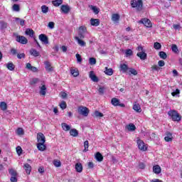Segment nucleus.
<instances>
[{"mask_svg": "<svg viewBox=\"0 0 182 182\" xmlns=\"http://www.w3.org/2000/svg\"><path fill=\"white\" fill-rule=\"evenodd\" d=\"M70 136H73V137H77L79 132H77L76 129H72L70 130Z\"/></svg>", "mask_w": 182, "mask_h": 182, "instance_id": "24", "label": "nucleus"}, {"mask_svg": "<svg viewBox=\"0 0 182 182\" xmlns=\"http://www.w3.org/2000/svg\"><path fill=\"white\" fill-rule=\"evenodd\" d=\"M40 95L42 96H46V85H43L41 87H40Z\"/></svg>", "mask_w": 182, "mask_h": 182, "instance_id": "19", "label": "nucleus"}, {"mask_svg": "<svg viewBox=\"0 0 182 182\" xmlns=\"http://www.w3.org/2000/svg\"><path fill=\"white\" fill-rule=\"evenodd\" d=\"M52 4L54 6H60V5L63 4V0H55L52 1Z\"/></svg>", "mask_w": 182, "mask_h": 182, "instance_id": "35", "label": "nucleus"}, {"mask_svg": "<svg viewBox=\"0 0 182 182\" xmlns=\"http://www.w3.org/2000/svg\"><path fill=\"white\" fill-rule=\"evenodd\" d=\"M6 68L9 69V70H15V65H14V63L9 62L6 64Z\"/></svg>", "mask_w": 182, "mask_h": 182, "instance_id": "30", "label": "nucleus"}, {"mask_svg": "<svg viewBox=\"0 0 182 182\" xmlns=\"http://www.w3.org/2000/svg\"><path fill=\"white\" fill-rule=\"evenodd\" d=\"M89 8L92 9V12H94L95 15H97V14L100 12V9H99V8H97L96 6L90 5L89 6Z\"/></svg>", "mask_w": 182, "mask_h": 182, "instance_id": "22", "label": "nucleus"}, {"mask_svg": "<svg viewBox=\"0 0 182 182\" xmlns=\"http://www.w3.org/2000/svg\"><path fill=\"white\" fill-rule=\"evenodd\" d=\"M133 109L136 112V113H141V107H140V105L139 104H134Z\"/></svg>", "mask_w": 182, "mask_h": 182, "instance_id": "27", "label": "nucleus"}, {"mask_svg": "<svg viewBox=\"0 0 182 182\" xmlns=\"http://www.w3.org/2000/svg\"><path fill=\"white\" fill-rule=\"evenodd\" d=\"M12 11L14 12H19L21 11V7L19 6V4H14L12 6Z\"/></svg>", "mask_w": 182, "mask_h": 182, "instance_id": "38", "label": "nucleus"}, {"mask_svg": "<svg viewBox=\"0 0 182 182\" xmlns=\"http://www.w3.org/2000/svg\"><path fill=\"white\" fill-rule=\"evenodd\" d=\"M75 170L77 173H82L83 171V166L80 163H77L75 164Z\"/></svg>", "mask_w": 182, "mask_h": 182, "instance_id": "18", "label": "nucleus"}, {"mask_svg": "<svg viewBox=\"0 0 182 182\" xmlns=\"http://www.w3.org/2000/svg\"><path fill=\"white\" fill-rule=\"evenodd\" d=\"M97 161H103V155L100 152H97L95 154Z\"/></svg>", "mask_w": 182, "mask_h": 182, "instance_id": "29", "label": "nucleus"}, {"mask_svg": "<svg viewBox=\"0 0 182 182\" xmlns=\"http://www.w3.org/2000/svg\"><path fill=\"white\" fill-rule=\"evenodd\" d=\"M10 52L11 55H13V56H15V55H18V50H16V48H11L10 50Z\"/></svg>", "mask_w": 182, "mask_h": 182, "instance_id": "53", "label": "nucleus"}, {"mask_svg": "<svg viewBox=\"0 0 182 182\" xmlns=\"http://www.w3.org/2000/svg\"><path fill=\"white\" fill-rule=\"evenodd\" d=\"M120 69L123 73H127V70H129V66H127L126 64H121Z\"/></svg>", "mask_w": 182, "mask_h": 182, "instance_id": "23", "label": "nucleus"}, {"mask_svg": "<svg viewBox=\"0 0 182 182\" xmlns=\"http://www.w3.org/2000/svg\"><path fill=\"white\" fill-rule=\"evenodd\" d=\"M126 129H127L129 132H134V130H136V126L134 124H129L126 126Z\"/></svg>", "mask_w": 182, "mask_h": 182, "instance_id": "28", "label": "nucleus"}, {"mask_svg": "<svg viewBox=\"0 0 182 182\" xmlns=\"http://www.w3.org/2000/svg\"><path fill=\"white\" fill-rule=\"evenodd\" d=\"M84 150H83V152L84 153H86V151H89V141H85L84 142Z\"/></svg>", "mask_w": 182, "mask_h": 182, "instance_id": "43", "label": "nucleus"}, {"mask_svg": "<svg viewBox=\"0 0 182 182\" xmlns=\"http://www.w3.org/2000/svg\"><path fill=\"white\" fill-rule=\"evenodd\" d=\"M38 82H39V78H33L30 81V85H31V86H33V85H36V83H38Z\"/></svg>", "mask_w": 182, "mask_h": 182, "instance_id": "49", "label": "nucleus"}, {"mask_svg": "<svg viewBox=\"0 0 182 182\" xmlns=\"http://www.w3.org/2000/svg\"><path fill=\"white\" fill-rule=\"evenodd\" d=\"M127 74L129 75H133L134 76H137V70H136L134 68H129L128 72L127 73Z\"/></svg>", "mask_w": 182, "mask_h": 182, "instance_id": "26", "label": "nucleus"}, {"mask_svg": "<svg viewBox=\"0 0 182 182\" xmlns=\"http://www.w3.org/2000/svg\"><path fill=\"white\" fill-rule=\"evenodd\" d=\"M171 49H172V52H174V53H177V52H178V48L176 44H172Z\"/></svg>", "mask_w": 182, "mask_h": 182, "instance_id": "48", "label": "nucleus"}, {"mask_svg": "<svg viewBox=\"0 0 182 182\" xmlns=\"http://www.w3.org/2000/svg\"><path fill=\"white\" fill-rule=\"evenodd\" d=\"M53 164L55 167H60V166H61L60 161H58V160H54Z\"/></svg>", "mask_w": 182, "mask_h": 182, "instance_id": "56", "label": "nucleus"}, {"mask_svg": "<svg viewBox=\"0 0 182 182\" xmlns=\"http://www.w3.org/2000/svg\"><path fill=\"white\" fill-rule=\"evenodd\" d=\"M0 109L3 111L6 110V109H8V106L6 105L5 102H1L0 103Z\"/></svg>", "mask_w": 182, "mask_h": 182, "instance_id": "41", "label": "nucleus"}, {"mask_svg": "<svg viewBox=\"0 0 182 182\" xmlns=\"http://www.w3.org/2000/svg\"><path fill=\"white\" fill-rule=\"evenodd\" d=\"M61 126L65 132H69V130H70V126L68 125L66 123H62Z\"/></svg>", "mask_w": 182, "mask_h": 182, "instance_id": "36", "label": "nucleus"}, {"mask_svg": "<svg viewBox=\"0 0 182 182\" xmlns=\"http://www.w3.org/2000/svg\"><path fill=\"white\" fill-rule=\"evenodd\" d=\"M138 58H139L141 60H146L147 59V54L144 53V51L139 52L136 54Z\"/></svg>", "mask_w": 182, "mask_h": 182, "instance_id": "10", "label": "nucleus"}, {"mask_svg": "<svg viewBox=\"0 0 182 182\" xmlns=\"http://www.w3.org/2000/svg\"><path fill=\"white\" fill-rule=\"evenodd\" d=\"M17 58H18V59H22V58L25 59V53H20V54L18 53Z\"/></svg>", "mask_w": 182, "mask_h": 182, "instance_id": "59", "label": "nucleus"}, {"mask_svg": "<svg viewBox=\"0 0 182 182\" xmlns=\"http://www.w3.org/2000/svg\"><path fill=\"white\" fill-rule=\"evenodd\" d=\"M98 92L100 95H103L105 93V87H101L99 88Z\"/></svg>", "mask_w": 182, "mask_h": 182, "instance_id": "63", "label": "nucleus"}, {"mask_svg": "<svg viewBox=\"0 0 182 182\" xmlns=\"http://www.w3.org/2000/svg\"><path fill=\"white\" fill-rule=\"evenodd\" d=\"M38 39L41 41L45 45H48V43H49V38L45 34H40Z\"/></svg>", "mask_w": 182, "mask_h": 182, "instance_id": "7", "label": "nucleus"}, {"mask_svg": "<svg viewBox=\"0 0 182 182\" xmlns=\"http://www.w3.org/2000/svg\"><path fill=\"white\" fill-rule=\"evenodd\" d=\"M37 149L40 151H45L46 150V145H45V143H38L37 144Z\"/></svg>", "mask_w": 182, "mask_h": 182, "instance_id": "13", "label": "nucleus"}, {"mask_svg": "<svg viewBox=\"0 0 182 182\" xmlns=\"http://www.w3.org/2000/svg\"><path fill=\"white\" fill-rule=\"evenodd\" d=\"M71 75H73L74 77H77V76H79V71L77 70H71Z\"/></svg>", "mask_w": 182, "mask_h": 182, "instance_id": "47", "label": "nucleus"}, {"mask_svg": "<svg viewBox=\"0 0 182 182\" xmlns=\"http://www.w3.org/2000/svg\"><path fill=\"white\" fill-rule=\"evenodd\" d=\"M164 140L165 141H173V134L171 132H167Z\"/></svg>", "mask_w": 182, "mask_h": 182, "instance_id": "11", "label": "nucleus"}, {"mask_svg": "<svg viewBox=\"0 0 182 182\" xmlns=\"http://www.w3.org/2000/svg\"><path fill=\"white\" fill-rule=\"evenodd\" d=\"M89 63H90V65H96V58H90Z\"/></svg>", "mask_w": 182, "mask_h": 182, "instance_id": "50", "label": "nucleus"}, {"mask_svg": "<svg viewBox=\"0 0 182 182\" xmlns=\"http://www.w3.org/2000/svg\"><path fill=\"white\" fill-rule=\"evenodd\" d=\"M168 114L173 122H180V120H181V116H180V114L176 110L168 111Z\"/></svg>", "mask_w": 182, "mask_h": 182, "instance_id": "2", "label": "nucleus"}, {"mask_svg": "<svg viewBox=\"0 0 182 182\" xmlns=\"http://www.w3.org/2000/svg\"><path fill=\"white\" fill-rule=\"evenodd\" d=\"M9 173L11 176H18V173L14 168L9 169Z\"/></svg>", "mask_w": 182, "mask_h": 182, "instance_id": "39", "label": "nucleus"}, {"mask_svg": "<svg viewBox=\"0 0 182 182\" xmlns=\"http://www.w3.org/2000/svg\"><path fill=\"white\" fill-rule=\"evenodd\" d=\"M154 48L156 49V50H159V49H161V44L159 42H156L154 43Z\"/></svg>", "mask_w": 182, "mask_h": 182, "instance_id": "46", "label": "nucleus"}, {"mask_svg": "<svg viewBox=\"0 0 182 182\" xmlns=\"http://www.w3.org/2000/svg\"><path fill=\"white\" fill-rule=\"evenodd\" d=\"M158 65H159V66H160V68H163V66H164V65H166V63L164 62V60H159L158 62Z\"/></svg>", "mask_w": 182, "mask_h": 182, "instance_id": "62", "label": "nucleus"}, {"mask_svg": "<svg viewBox=\"0 0 182 182\" xmlns=\"http://www.w3.org/2000/svg\"><path fill=\"white\" fill-rule=\"evenodd\" d=\"M153 171L155 174H160L161 173V167L159 165H156L153 166Z\"/></svg>", "mask_w": 182, "mask_h": 182, "instance_id": "17", "label": "nucleus"}, {"mask_svg": "<svg viewBox=\"0 0 182 182\" xmlns=\"http://www.w3.org/2000/svg\"><path fill=\"white\" fill-rule=\"evenodd\" d=\"M23 168L26 170L27 174H31V171L32 170V167L28 164H25L23 165Z\"/></svg>", "mask_w": 182, "mask_h": 182, "instance_id": "21", "label": "nucleus"}, {"mask_svg": "<svg viewBox=\"0 0 182 182\" xmlns=\"http://www.w3.org/2000/svg\"><path fill=\"white\" fill-rule=\"evenodd\" d=\"M37 141L38 143H45L46 141V138L43 133L37 134Z\"/></svg>", "mask_w": 182, "mask_h": 182, "instance_id": "6", "label": "nucleus"}, {"mask_svg": "<svg viewBox=\"0 0 182 182\" xmlns=\"http://www.w3.org/2000/svg\"><path fill=\"white\" fill-rule=\"evenodd\" d=\"M16 41L22 45H26L28 43V38L23 36H17Z\"/></svg>", "mask_w": 182, "mask_h": 182, "instance_id": "5", "label": "nucleus"}, {"mask_svg": "<svg viewBox=\"0 0 182 182\" xmlns=\"http://www.w3.org/2000/svg\"><path fill=\"white\" fill-rule=\"evenodd\" d=\"M90 23L92 26H99L100 25V21L97 18H91Z\"/></svg>", "mask_w": 182, "mask_h": 182, "instance_id": "12", "label": "nucleus"}, {"mask_svg": "<svg viewBox=\"0 0 182 182\" xmlns=\"http://www.w3.org/2000/svg\"><path fill=\"white\" fill-rule=\"evenodd\" d=\"M60 107L61 109H63V110H65V109H66V107H67L66 102L63 101V102L60 104Z\"/></svg>", "mask_w": 182, "mask_h": 182, "instance_id": "51", "label": "nucleus"}, {"mask_svg": "<svg viewBox=\"0 0 182 182\" xmlns=\"http://www.w3.org/2000/svg\"><path fill=\"white\" fill-rule=\"evenodd\" d=\"M48 28H50V29H53V28H55V23L53 21L49 22Z\"/></svg>", "mask_w": 182, "mask_h": 182, "instance_id": "60", "label": "nucleus"}, {"mask_svg": "<svg viewBox=\"0 0 182 182\" xmlns=\"http://www.w3.org/2000/svg\"><path fill=\"white\" fill-rule=\"evenodd\" d=\"M89 77L92 80V82H99V78H97V76H96L93 71L90 72Z\"/></svg>", "mask_w": 182, "mask_h": 182, "instance_id": "9", "label": "nucleus"}, {"mask_svg": "<svg viewBox=\"0 0 182 182\" xmlns=\"http://www.w3.org/2000/svg\"><path fill=\"white\" fill-rule=\"evenodd\" d=\"M151 69L153 71H154V70L159 71V70H160V67H159V65H154L151 66Z\"/></svg>", "mask_w": 182, "mask_h": 182, "instance_id": "54", "label": "nucleus"}, {"mask_svg": "<svg viewBox=\"0 0 182 182\" xmlns=\"http://www.w3.org/2000/svg\"><path fill=\"white\" fill-rule=\"evenodd\" d=\"M75 41H77L78 45H80V46H86V42H85L84 41H82V39H79V38L77 37H75Z\"/></svg>", "mask_w": 182, "mask_h": 182, "instance_id": "32", "label": "nucleus"}, {"mask_svg": "<svg viewBox=\"0 0 182 182\" xmlns=\"http://www.w3.org/2000/svg\"><path fill=\"white\" fill-rule=\"evenodd\" d=\"M0 28H1V29H6V28H8V23H6L4 21H0Z\"/></svg>", "mask_w": 182, "mask_h": 182, "instance_id": "37", "label": "nucleus"}, {"mask_svg": "<svg viewBox=\"0 0 182 182\" xmlns=\"http://www.w3.org/2000/svg\"><path fill=\"white\" fill-rule=\"evenodd\" d=\"M125 53L127 56H132V55H133V50L128 49L126 50Z\"/></svg>", "mask_w": 182, "mask_h": 182, "instance_id": "57", "label": "nucleus"}, {"mask_svg": "<svg viewBox=\"0 0 182 182\" xmlns=\"http://www.w3.org/2000/svg\"><path fill=\"white\" fill-rule=\"evenodd\" d=\"M77 112L79 114H81V116H84L85 117H87V116H89V109H87L86 107H79Z\"/></svg>", "mask_w": 182, "mask_h": 182, "instance_id": "3", "label": "nucleus"}, {"mask_svg": "<svg viewBox=\"0 0 182 182\" xmlns=\"http://www.w3.org/2000/svg\"><path fill=\"white\" fill-rule=\"evenodd\" d=\"M95 117H103V113L100 112L99 111H95Z\"/></svg>", "mask_w": 182, "mask_h": 182, "instance_id": "52", "label": "nucleus"}, {"mask_svg": "<svg viewBox=\"0 0 182 182\" xmlns=\"http://www.w3.org/2000/svg\"><path fill=\"white\" fill-rule=\"evenodd\" d=\"M136 143L139 150H141V151H146V150H147V146H146L144 141H143L141 139L138 138Z\"/></svg>", "mask_w": 182, "mask_h": 182, "instance_id": "4", "label": "nucleus"}, {"mask_svg": "<svg viewBox=\"0 0 182 182\" xmlns=\"http://www.w3.org/2000/svg\"><path fill=\"white\" fill-rule=\"evenodd\" d=\"M41 11L43 14H48V12H49V7L43 5L41 6Z\"/></svg>", "mask_w": 182, "mask_h": 182, "instance_id": "45", "label": "nucleus"}, {"mask_svg": "<svg viewBox=\"0 0 182 182\" xmlns=\"http://www.w3.org/2000/svg\"><path fill=\"white\" fill-rule=\"evenodd\" d=\"M15 21H16V22H19L21 26H25V20L21 18H18V17H16L15 18Z\"/></svg>", "mask_w": 182, "mask_h": 182, "instance_id": "40", "label": "nucleus"}, {"mask_svg": "<svg viewBox=\"0 0 182 182\" xmlns=\"http://www.w3.org/2000/svg\"><path fill=\"white\" fill-rule=\"evenodd\" d=\"M26 69L31 70V72H38V68L36 67L32 66V65H31L29 63H26Z\"/></svg>", "mask_w": 182, "mask_h": 182, "instance_id": "14", "label": "nucleus"}, {"mask_svg": "<svg viewBox=\"0 0 182 182\" xmlns=\"http://www.w3.org/2000/svg\"><path fill=\"white\" fill-rule=\"evenodd\" d=\"M75 56H76L77 61L78 62V63H82V56H80L79 54H76Z\"/></svg>", "mask_w": 182, "mask_h": 182, "instance_id": "61", "label": "nucleus"}, {"mask_svg": "<svg viewBox=\"0 0 182 182\" xmlns=\"http://www.w3.org/2000/svg\"><path fill=\"white\" fill-rule=\"evenodd\" d=\"M30 55H31L32 56H34V58H38V56H39L41 53H39V51L36 50V49L31 48L30 50Z\"/></svg>", "mask_w": 182, "mask_h": 182, "instance_id": "15", "label": "nucleus"}, {"mask_svg": "<svg viewBox=\"0 0 182 182\" xmlns=\"http://www.w3.org/2000/svg\"><path fill=\"white\" fill-rule=\"evenodd\" d=\"M10 181H11V182H17L18 181L17 176H11V178H10Z\"/></svg>", "mask_w": 182, "mask_h": 182, "instance_id": "64", "label": "nucleus"}, {"mask_svg": "<svg viewBox=\"0 0 182 182\" xmlns=\"http://www.w3.org/2000/svg\"><path fill=\"white\" fill-rule=\"evenodd\" d=\"M75 38H79V39H85V35H83V32L79 31L78 36H76Z\"/></svg>", "mask_w": 182, "mask_h": 182, "instance_id": "55", "label": "nucleus"}, {"mask_svg": "<svg viewBox=\"0 0 182 182\" xmlns=\"http://www.w3.org/2000/svg\"><path fill=\"white\" fill-rule=\"evenodd\" d=\"M119 20H120V15H119L117 14H112V21L113 22H119Z\"/></svg>", "mask_w": 182, "mask_h": 182, "instance_id": "25", "label": "nucleus"}, {"mask_svg": "<svg viewBox=\"0 0 182 182\" xmlns=\"http://www.w3.org/2000/svg\"><path fill=\"white\" fill-rule=\"evenodd\" d=\"M26 35L30 36V38H33V35H35V31L31 28H27L25 31Z\"/></svg>", "mask_w": 182, "mask_h": 182, "instance_id": "20", "label": "nucleus"}, {"mask_svg": "<svg viewBox=\"0 0 182 182\" xmlns=\"http://www.w3.org/2000/svg\"><path fill=\"white\" fill-rule=\"evenodd\" d=\"M141 22L146 28H151V26H152L151 21H150V20H149L148 18H144V19H142V21H141Z\"/></svg>", "mask_w": 182, "mask_h": 182, "instance_id": "8", "label": "nucleus"}, {"mask_svg": "<svg viewBox=\"0 0 182 182\" xmlns=\"http://www.w3.org/2000/svg\"><path fill=\"white\" fill-rule=\"evenodd\" d=\"M16 151H17V154L18 156H21L22 154V148L21 146H17Z\"/></svg>", "mask_w": 182, "mask_h": 182, "instance_id": "58", "label": "nucleus"}, {"mask_svg": "<svg viewBox=\"0 0 182 182\" xmlns=\"http://www.w3.org/2000/svg\"><path fill=\"white\" fill-rule=\"evenodd\" d=\"M132 8H135L137 12H140L143 9V1L141 0H132L131 1Z\"/></svg>", "mask_w": 182, "mask_h": 182, "instance_id": "1", "label": "nucleus"}, {"mask_svg": "<svg viewBox=\"0 0 182 182\" xmlns=\"http://www.w3.org/2000/svg\"><path fill=\"white\" fill-rule=\"evenodd\" d=\"M159 58H161V59H167V53H166V52L161 51V52H159Z\"/></svg>", "mask_w": 182, "mask_h": 182, "instance_id": "42", "label": "nucleus"}, {"mask_svg": "<svg viewBox=\"0 0 182 182\" xmlns=\"http://www.w3.org/2000/svg\"><path fill=\"white\" fill-rule=\"evenodd\" d=\"M45 65H46V70H48V72H52V70H53V68L50 67V63L49 61H46L45 63Z\"/></svg>", "mask_w": 182, "mask_h": 182, "instance_id": "34", "label": "nucleus"}, {"mask_svg": "<svg viewBox=\"0 0 182 182\" xmlns=\"http://www.w3.org/2000/svg\"><path fill=\"white\" fill-rule=\"evenodd\" d=\"M61 11L63 14H69V11H70V7L68 5H62L61 6Z\"/></svg>", "mask_w": 182, "mask_h": 182, "instance_id": "16", "label": "nucleus"}, {"mask_svg": "<svg viewBox=\"0 0 182 182\" xmlns=\"http://www.w3.org/2000/svg\"><path fill=\"white\" fill-rule=\"evenodd\" d=\"M105 73L107 75V76H112V75H113V69L106 67Z\"/></svg>", "mask_w": 182, "mask_h": 182, "instance_id": "31", "label": "nucleus"}, {"mask_svg": "<svg viewBox=\"0 0 182 182\" xmlns=\"http://www.w3.org/2000/svg\"><path fill=\"white\" fill-rule=\"evenodd\" d=\"M111 103L112 105H113V106H119L120 100H119V99L117 98H112L111 100Z\"/></svg>", "mask_w": 182, "mask_h": 182, "instance_id": "33", "label": "nucleus"}, {"mask_svg": "<svg viewBox=\"0 0 182 182\" xmlns=\"http://www.w3.org/2000/svg\"><path fill=\"white\" fill-rule=\"evenodd\" d=\"M16 134H18V136H23V134H25V132H23V129L18 128L16 130Z\"/></svg>", "mask_w": 182, "mask_h": 182, "instance_id": "44", "label": "nucleus"}]
</instances>
